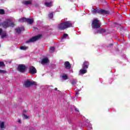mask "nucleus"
Instances as JSON below:
<instances>
[{
  "mask_svg": "<svg viewBox=\"0 0 130 130\" xmlns=\"http://www.w3.org/2000/svg\"><path fill=\"white\" fill-rule=\"evenodd\" d=\"M19 22H21V23H24L25 22H26L27 21V18L25 17L21 18L19 19Z\"/></svg>",
  "mask_w": 130,
  "mask_h": 130,
  "instance_id": "nucleus-16",
  "label": "nucleus"
},
{
  "mask_svg": "<svg viewBox=\"0 0 130 130\" xmlns=\"http://www.w3.org/2000/svg\"><path fill=\"white\" fill-rule=\"evenodd\" d=\"M18 122H21V120H19Z\"/></svg>",
  "mask_w": 130,
  "mask_h": 130,
  "instance_id": "nucleus-39",
  "label": "nucleus"
},
{
  "mask_svg": "<svg viewBox=\"0 0 130 130\" xmlns=\"http://www.w3.org/2000/svg\"><path fill=\"white\" fill-rule=\"evenodd\" d=\"M73 27V23L71 21H67L61 23L58 26V28L59 30H66L68 28Z\"/></svg>",
  "mask_w": 130,
  "mask_h": 130,
  "instance_id": "nucleus-1",
  "label": "nucleus"
},
{
  "mask_svg": "<svg viewBox=\"0 0 130 130\" xmlns=\"http://www.w3.org/2000/svg\"><path fill=\"white\" fill-rule=\"evenodd\" d=\"M1 26H2V23H0V27H1Z\"/></svg>",
  "mask_w": 130,
  "mask_h": 130,
  "instance_id": "nucleus-41",
  "label": "nucleus"
},
{
  "mask_svg": "<svg viewBox=\"0 0 130 130\" xmlns=\"http://www.w3.org/2000/svg\"><path fill=\"white\" fill-rule=\"evenodd\" d=\"M6 73H7V71H6V70H0V74H6Z\"/></svg>",
  "mask_w": 130,
  "mask_h": 130,
  "instance_id": "nucleus-28",
  "label": "nucleus"
},
{
  "mask_svg": "<svg viewBox=\"0 0 130 130\" xmlns=\"http://www.w3.org/2000/svg\"><path fill=\"white\" fill-rule=\"evenodd\" d=\"M0 15H5V10L4 9H0Z\"/></svg>",
  "mask_w": 130,
  "mask_h": 130,
  "instance_id": "nucleus-25",
  "label": "nucleus"
},
{
  "mask_svg": "<svg viewBox=\"0 0 130 130\" xmlns=\"http://www.w3.org/2000/svg\"><path fill=\"white\" fill-rule=\"evenodd\" d=\"M1 128H5V122H2L0 124Z\"/></svg>",
  "mask_w": 130,
  "mask_h": 130,
  "instance_id": "nucleus-20",
  "label": "nucleus"
},
{
  "mask_svg": "<svg viewBox=\"0 0 130 130\" xmlns=\"http://www.w3.org/2000/svg\"><path fill=\"white\" fill-rule=\"evenodd\" d=\"M80 74L81 75H84V74H86L87 73V70L86 69H81L80 70Z\"/></svg>",
  "mask_w": 130,
  "mask_h": 130,
  "instance_id": "nucleus-17",
  "label": "nucleus"
},
{
  "mask_svg": "<svg viewBox=\"0 0 130 130\" xmlns=\"http://www.w3.org/2000/svg\"><path fill=\"white\" fill-rule=\"evenodd\" d=\"M26 22L27 24L31 25V24H33L34 20L32 19L26 18Z\"/></svg>",
  "mask_w": 130,
  "mask_h": 130,
  "instance_id": "nucleus-14",
  "label": "nucleus"
},
{
  "mask_svg": "<svg viewBox=\"0 0 130 130\" xmlns=\"http://www.w3.org/2000/svg\"><path fill=\"white\" fill-rule=\"evenodd\" d=\"M29 73L32 75L37 74V70L34 66H30L29 68Z\"/></svg>",
  "mask_w": 130,
  "mask_h": 130,
  "instance_id": "nucleus-8",
  "label": "nucleus"
},
{
  "mask_svg": "<svg viewBox=\"0 0 130 130\" xmlns=\"http://www.w3.org/2000/svg\"><path fill=\"white\" fill-rule=\"evenodd\" d=\"M75 111H77V112H79V110L77 108L75 109Z\"/></svg>",
  "mask_w": 130,
  "mask_h": 130,
  "instance_id": "nucleus-35",
  "label": "nucleus"
},
{
  "mask_svg": "<svg viewBox=\"0 0 130 130\" xmlns=\"http://www.w3.org/2000/svg\"><path fill=\"white\" fill-rule=\"evenodd\" d=\"M71 84L73 86H75V85H77V81L73 80L71 82Z\"/></svg>",
  "mask_w": 130,
  "mask_h": 130,
  "instance_id": "nucleus-21",
  "label": "nucleus"
},
{
  "mask_svg": "<svg viewBox=\"0 0 130 130\" xmlns=\"http://www.w3.org/2000/svg\"><path fill=\"white\" fill-rule=\"evenodd\" d=\"M45 5L46 6V7H47L48 8L52 7V2H45Z\"/></svg>",
  "mask_w": 130,
  "mask_h": 130,
  "instance_id": "nucleus-13",
  "label": "nucleus"
},
{
  "mask_svg": "<svg viewBox=\"0 0 130 130\" xmlns=\"http://www.w3.org/2000/svg\"><path fill=\"white\" fill-rule=\"evenodd\" d=\"M3 32H4V30H3V29L0 28V35H2Z\"/></svg>",
  "mask_w": 130,
  "mask_h": 130,
  "instance_id": "nucleus-32",
  "label": "nucleus"
},
{
  "mask_svg": "<svg viewBox=\"0 0 130 130\" xmlns=\"http://www.w3.org/2000/svg\"><path fill=\"white\" fill-rule=\"evenodd\" d=\"M24 85L26 88L30 87L33 85H37L36 82L35 81H30L29 80H27L24 82Z\"/></svg>",
  "mask_w": 130,
  "mask_h": 130,
  "instance_id": "nucleus-7",
  "label": "nucleus"
},
{
  "mask_svg": "<svg viewBox=\"0 0 130 130\" xmlns=\"http://www.w3.org/2000/svg\"><path fill=\"white\" fill-rule=\"evenodd\" d=\"M64 66L65 67V69H67L68 70H70L72 68V65H71V63L70 62L67 61L64 62Z\"/></svg>",
  "mask_w": 130,
  "mask_h": 130,
  "instance_id": "nucleus-10",
  "label": "nucleus"
},
{
  "mask_svg": "<svg viewBox=\"0 0 130 130\" xmlns=\"http://www.w3.org/2000/svg\"><path fill=\"white\" fill-rule=\"evenodd\" d=\"M76 94L77 95H79V91H77V92H76Z\"/></svg>",
  "mask_w": 130,
  "mask_h": 130,
  "instance_id": "nucleus-36",
  "label": "nucleus"
},
{
  "mask_svg": "<svg viewBox=\"0 0 130 130\" xmlns=\"http://www.w3.org/2000/svg\"><path fill=\"white\" fill-rule=\"evenodd\" d=\"M34 29H38V28H37V27H36V28H35Z\"/></svg>",
  "mask_w": 130,
  "mask_h": 130,
  "instance_id": "nucleus-40",
  "label": "nucleus"
},
{
  "mask_svg": "<svg viewBox=\"0 0 130 130\" xmlns=\"http://www.w3.org/2000/svg\"><path fill=\"white\" fill-rule=\"evenodd\" d=\"M55 49V48H54V47H51L50 48L51 51H54Z\"/></svg>",
  "mask_w": 130,
  "mask_h": 130,
  "instance_id": "nucleus-31",
  "label": "nucleus"
},
{
  "mask_svg": "<svg viewBox=\"0 0 130 130\" xmlns=\"http://www.w3.org/2000/svg\"><path fill=\"white\" fill-rule=\"evenodd\" d=\"M2 67H6V64H5V62L0 61V68Z\"/></svg>",
  "mask_w": 130,
  "mask_h": 130,
  "instance_id": "nucleus-24",
  "label": "nucleus"
},
{
  "mask_svg": "<svg viewBox=\"0 0 130 130\" xmlns=\"http://www.w3.org/2000/svg\"><path fill=\"white\" fill-rule=\"evenodd\" d=\"M91 13L93 14H99V15H109V11L104 9H98L92 8Z\"/></svg>",
  "mask_w": 130,
  "mask_h": 130,
  "instance_id": "nucleus-2",
  "label": "nucleus"
},
{
  "mask_svg": "<svg viewBox=\"0 0 130 130\" xmlns=\"http://www.w3.org/2000/svg\"><path fill=\"white\" fill-rule=\"evenodd\" d=\"M69 36V35H68L67 34H64L63 35V38H66V37H68Z\"/></svg>",
  "mask_w": 130,
  "mask_h": 130,
  "instance_id": "nucleus-29",
  "label": "nucleus"
},
{
  "mask_svg": "<svg viewBox=\"0 0 130 130\" xmlns=\"http://www.w3.org/2000/svg\"><path fill=\"white\" fill-rule=\"evenodd\" d=\"M54 90H55V91H57V88H56V87L55 88H54Z\"/></svg>",
  "mask_w": 130,
  "mask_h": 130,
  "instance_id": "nucleus-37",
  "label": "nucleus"
},
{
  "mask_svg": "<svg viewBox=\"0 0 130 130\" xmlns=\"http://www.w3.org/2000/svg\"><path fill=\"white\" fill-rule=\"evenodd\" d=\"M91 26L93 29H99L101 27V22L98 19L94 18L92 21Z\"/></svg>",
  "mask_w": 130,
  "mask_h": 130,
  "instance_id": "nucleus-3",
  "label": "nucleus"
},
{
  "mask_svg": "<svg viewBox=\"0 0 130 130\" xmlns=\"http://www.w3.org/2000/svg\"><path fill=\"white\" fill-rule=\"evenodd\" d=\"M100 29H101V32L102 34H103V33H105L106 32V29L104 28H100Z\"/></svg>",
  "mask_w": 130,
  "mask_h": 130,
  "instance_id": "nucleus-26",
  "label": "nucleus"
},
{
  "mask_svg": "<svg viewBox=\"0 0 130 130\" xmlns=\"http://www.w3.org/2000/svg\"><path fill=\"white\" fill-rule=\"evenodd\" d=\"M49 60L48 59V58L45 57L42 59L41 63L42 64H44V63H47V62H49Z\"/></svg>",
  "mask_w": 130,
  "mask_h": 130,
  "instance_id": "nucleus-12",
  "label": "nucleus"
},
{
  "mask_svg": "<svg viewBox=\"0 0 130 130\" xmlns=\"http://www.w3.org/2000/svg\"><path fill=\"white\" fill-rule=\"evenodd\" d=\"M62 78H63L64 80H68V75H67V74L62 75Z\"/></svg>",
  "mask_w": 130,
  "mask_h": 130,
  "instance_id": "nucleus-23",
  "label": "nucleus"
},
{
  "mask_svg": "<svg viewBox=\"0 0 130 130\" xmlns=\"http://www.w3.org/2000/svg\"><path fill=\"white\" fill-rule=\"evenodd\" d=\"M28 47H26L25 46H22L21 47H20V49L21 50H26V49H28Z\"/></svg>",
  "mask_w": 130,
  "mask_h": 130,
  "instance_id": "nucleus-19",
  "label": "nucleus"
},
{
  "mask_svg": "<svg viewBox=\"0 0 130 130\" xmlns=\"http://www.w3.org/2000/svg\"><path fill=\"white\" fill-rule=\"evenodd\" d=\"M24 27H17L15 29V31L16 33H18V34H20L21 33V31H24Z\"/></svg>",
  "mask_w": 130,
  "mask_h": 130,
  "instance_id": "nucleus-11",
  "label": "nucleus"
},
{
  "mask_svg": "<svg viewBox=\"0 0 130 130\" xmlns=\"http://www.w3.org/2000/svg\"><path fill=\"white\" fill-rule=\"evenodd\" d=\"M1 25L3 28L6 29V28H9L10 26L14 27L15 26V24L14 22H11L9 21H5L1 23Z\"/></svg>",
  "mask_w": 130,
  "mask_h": 130,
  "instance_id": "nucleus-4",
  "label": "nucleus"
},
{
  "mask_svg": "<svg viewBox=\"0 0 130 130\" xmlns=\"http://www.w3.org/2000/svg\"><path fill=\"white\" fill-rule=\"evenodd\" d=\"M26 70H27V67L24 64H19L17 67V71L19 72V73H21V74H24V73L26 72Z\"/></svg>",
  "mask_w": 130,
  "mask_h": 130,
  "instance_id": "nucleus-5",
  "label": "nucleus"
},
{
  "mask_svg": "<svg viewBox=\"0 0 130 130\" xmlns=\"http://www.w3.org/2000/svg\"><path fill=\"white\" fill-rule=\"evenodd\" d=\"M41 36H42V35H39L38 36L32 37L29 40L26 41L25 43H30L32 42H35V41H37V40H39V39H40V38H41Z\"/></svg>",
  "mask_w": 130,
  "mask_h": 130,
  "instance_id": "nucleus-6",
  "label": "nucleus"
},
{
  "mask_svg": "<svg viewBox=\"0 0 130 130\" xmlns=\"http://www.w3.org/2000/svg\"><path fill=\"white\" fill-rule=\"evenodd\" d=\"M112 46H113V44H110L107 47H112Z\"/></svg>",
  "mask_w": 130,
  "mask_h": 130,
  "instance_id": "nucleus-33",
  "label": "nucleus"
},
{
  "mask_svg": "<svg viewBox=\"0 0 130 130\" xmlns=\"http://www.w3.org/2000/svg\"><path fill=\"white\" fill-rule=\"evenodd\" d=\"M23 117L25 118V119H28V118H29V117H28V116L26 115L25 114H23Z\"/></svg>",
  "mask_w": 130,
  "mask_h": 130,
  "instance_id": "nucleus-30",
  "label": "nucleus"
},
{
  "mask_svg": "<svg viewBox=\"0 0 130 130\" xmlns=\"http://www.w3.org/2000/svg\"><path fill=\"white\" fill-rule=\"evenodd\" d=\"M121 35L122 36V37H123V36H124L123 34H121Z\"/></svg>",
  "mask_w": 130,
  "mask_h": 130,
  "instance_id": "nucleus-38",
  "label": "nucleus"
},
{
  "mask_svg": "<svg viewBox=\"0 0 130 130\" xmlns=\"http://www.w3.org/2000/svg\"><path fill=\"white\" fill-rule=\"evenodd\" d=\"M49 18H50V19L53 18V12H51L49 14Z\"/></svg>",
  "mask_w": 130,
  "mask_h": 130,
  "instance_id": "nucleus-22",
  "label": "nucleus"
},
{
  "mask_svg": "<svg viewBox=\"0 0 130 130\" xmlns=\"http://www.w3.org/2000/svg\"><path fill=\"white\" fill-rule=\"evenodd\" d=\"M89 62L85 61L82 64V69L83 70H87L89 68Z\"/></svg>",
  "mask_w": 130,
  "mask_h": 130,
  "instance_id": "nucleus-9",
  "label": "nucleus"
},
{
  "mask_svg": "<svg viewBox=\"0 0 130 130\" xmlns=\"http://www.w3.org/2000/svg\"><path fill=\"white\" fill-rule=\"evenodd\" d=\"M35 6L36 8H38V7H39V5H38V4H35Z\"/></svg>",
  "mask_w": 130,
  "mask_h": 130,
  "instance_id": "nucleus-34",
  "label": "nucleus"
},
{
  "mask_svg": "<svg viewBox=\"0 0 130 130\" xmlns=\"http://www.w3.org/2000/svg\"><path fill=\"white\" fill-rule=\"evenodd\" d=\"M96 34H102L101 29L99 28V29H96Z\"/></svg>",
  "mask_w": 130,
  "mask_h": 130,
  "instance_id": "nucleus-27",
  "label": "nucleus"
},
{
  "mask_svg": "<svg viewBox=\"0 0 130 130\" xmlns=\"http://www.w3.org/2000/svg\"><path fill=\"white\" fill-rule=\"evenodd\" d=\"M1 37L2 38H3V39H4V38H5V37H7V32H6V31H4L2 35H1Z\"/></svg>",
  "mask_w": 130,
  "mask_h": 130,
  "instance_id": "nucleus-18",
  "label": "nucleus"
},
{
  "mask_svg": "<svg viewBox=\"0 0 130 130\" xmlns=\"http://www.w3.org/2000/svg\"><path fill=\"white\" fill-rule=\"evenodd\" d=\"M32 4V1H27L23 2V5L25 6H28V5H31Z\"/></svg>",
  "mask_w": 130,
  "mask_h": 130,
  "instance_id": "nucleus-15",
  "label": "nucleus"
}]
</instances>
